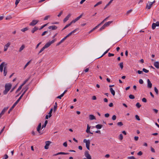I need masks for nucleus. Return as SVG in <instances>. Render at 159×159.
Masks as SVG:
<instances>
[{"instance_id":"1a4fd4ad","label":"nucleus","mask_w":159,"mask_h":159,"mask_svg":"<svg viewBox=\"0 0 159 159\" xmlns=\"http://www.w3.org/2000/svg\"><path fill=\"white\" fill-rule=\"evenodd\" d=\"M10 44L11 43L10 42H8L5 45L4 49V51L5 52L7 50L8 47L10 46Z\"/></svg>"},{"instance_id":"49530a36","label":"nucleus","mask_w":159,"mask_h":159,"mask_svg":"<svg viewBox=\"0 0 159 159\" xmlns=\"http://www.w3.org/2000/svg\"><path fill=\"white\" fill-rule=\"evenodd\" d=\"M143 71L145 73H147L149 72V70H147L145 68H143Z\"/></svg>"},{"instance_id":"6e6d98bb","label":"nucleus","mask_w":159,"mask_h":159,"mask_svg":"<svg viewBox=\"0 0 159 159\" xmlns=\"http://www.w3.org/2000/svg\"><path fill=\"white\" fill-rule=\"evenodd\" d=\"M105 21H104V20L102 21L100 23H99V24L98 25V27H99V26L102 25Z\"/></svg>"},{"instance_id":"f257e3e1","label":"nucleus","mask_w":159,"mask_h":159,"mask_svg":"<svg viewBox=\"0 0 159 159\" xmlns=\"http://www.w3.org/2000/svg\"><path fill=\"white\" fill-rule=\"evenodd\" d=\"M12 85L10 83L6 84L5 86V89L3 91V93L4 95H6L11 88Z\"/></svg>"},{"instance_id":"aec40b11","label":"nucleus","mask_w":159,"mask_h":159,"mask_svg":"<svg viewBox=\"0 0 159 159\" xmlns=\"http://www.w3.org/2000/svg\"><path fill=\"white\" fill-rule=\"evenodd\" d=\"M38 29V28L37 27H34L32 30L31 32L32 33H34L35 31H37Z\"/></svg>"},{"instance_id":"bb28decb","label":"nucleus","mask_w":159,"mask_h":159,"mask_svg":"<svg viewBox=\"0 0 159 159\" xmlns=\"http://www.w3.org/2000/svg\"><path fill=\"white\" fill-rule=\"evenodd\" d=\"M102 125H101L98 124L96 125V128L98 129H100L102 128Z\"/></svg>"},{"instance_id":"bf43d9fd","label":"nucleus","mask_w":159,"mask_h":159,"mask_svg":"<svg viewBox=\"0 0 159 159\" xmlns=\"http://www.w3.org/2000/svg\"><path fill=\"white\" fill-rule=\"evenodd\" d=\"M110 115L109 113H106L105 114V117L108 118L109 117Z\"/></svg>"},{"instance_id":"423d86ee","label":"nucleus","mask_w":159,"mask_h":159,"mask_svg":"<svg viewBox=\"0 0 159 159\" xmlns=\"http://www.w3.org/2000/svg\"><path fill=\"white\" fill-rule=\"evenodd\" d=\"M159 26V21H157L156 23H153L152 25V29L153 30L155 29L156 26Z\"/></svg>"},{"instance_id":"864d4df0","label":"nucleus","mask_w":159,"mask_h":159,"mask_svg":"<svg viewBox=\"0 0 159 159\" xmlns=\"http://www.w3.org/2000/svg\"><path fill=\"white\" fill-rule=\"evenodd\" d=\"M71 25L70 24V23H69V24H68L67 25H66L64 27V29H66V28H67V27H68L69 26H70Z\"/></svg>"},{"instance_id":"20e7f679","label":"nucleus","mask_w":159,"mask_h":159,"mask_svg":"<svg viewBox=\"0 0 159 159\" xmlns=\"http://www.w3.org/2000/svg\"><path fill=\"white\" fill-rule=\"evenodd\" d=\"M39 21V20H33L29 24L30 26H34L36 25Z\"/></svg>"},{"instance_id":"de8ad7c7","label":"nucleus","mask_w":159,"mask_h":159,"mask_svg":"<svg viewBox=\"0 0 159 159\" xmlns=\"http://www.w3.org/2000/svg\"><path fill=\"white\" fill-rule=\"evenodd\" d=\"M45 49V48H44L43 47L41 49V50H40V51H39V54H40V53H41L42 51H43L44 49Z\"/></svg>"},{"instance_id":"603ef678","label":"nucleus","mask_w":159,"mask_h":159,"mask_svg":"<svg viewBox=\"0 0 159 159\" xmlns=\"http://www.w3.org/2000/svg\"><path fill=\"white\" fill-rule=\"evenodd\" d=\"M139 82L140 84H142L143 83V81L142 79H140L139 80Z\"/></svg>"},{"instance_id":"4d7b16f0","label":"nucleus","mask_w":159,"mask_h":159,"mask_svg":"<svg viewBox=\"0 0 159 159\" xmlns=\"http://www.w3.org/2000/svg\"><path fill=\"white\" fill-rule=\"evenodd\" d=\"M142 101L144 102H146L147 101V100L146 99L144 98H142Z\"/></svg>"},{"instance_id":"37998d69","label":"nucleus","mask_w":159,"mask_h":159,"mask_svg":"<svg viewBox=\"0 0 159 159\" xmlns=\"http://www.w3.org/2000/svg\"><path fill=\"white\" fill-rule=\"evenodd\" d=\"M123 125V124L122 122H118L117 123V125L118 126H122V125Z\"/></svg>"},{"instance_id":"0e129e2a","label":"nucleus","mask_w":159,"mask_h":159,"mask_svg":"<svg viewBox=\"0 0 159 159\" xmlns=\"http://www.w3.org/2000/svg\"><path fill=\"white\" fill-rule=\"evenodd\" d=\"M137 73L139 74H140L143 73V71H140V70H139L137 71Z\"/></svg>"},{"instance_id":"c756f323","label":"nucleus","mask_w":159,"mask_h":159,"mask_svg":"<svg viewBox=\"0 0 159 159\" xmlns=\"http://www.w3.org/2000/svg\"><path fill=\"white\" fill-rule=\"evenodd\" d=\"M25 47V45H22L20 48L19 50V52H20L21 51L23 50V49Z\"/></svg>"},{"instance_id":"a878e982","label":"nucleus","mask_w":159,"mask_h":159,"mask_svg":"<svg viewBox=\"0 0 159 159\" xmlns=\"http://www.w3.org/2000/svg\"><path fill=\"white\" fill-rule=\"evenodd\" d=\"M90 126H89L88 125L87 129L86 130V132L87 133H89V132H90Z\"/></svg>"},{"instance_id":"ea45409f","label":"nucleus","mask_w":159,"mask_h":159,"mask_svg":"<svg viewBox=\"0 0 159 159\" xmlns=\"http://www.w3.org/2000/svg\"><path fill=\"white\" fill-rule=\"evenodd\" d=\"M22 88V86L21 85L20 86L18 89L16 91V93H17L18 91H20L21 89Z\"/></svg>"},{"instance_id":"a211bd4d","label":"nucleus","mask_w":159,"mask_h":159,"mask_svg":"<svg viewBox=\"0 0 159 159\" xmlns=\"http://www.w3.org/2000/svg\"><path fill=\"white\" fill-rule=\"evenodd\" d=\"M7 73V70L6 66L4 67V70H3V74L4 76L6 75Z\"/></svg>"},{"instance_id":"79ce46f5","label":"nucleus","mask_w":159,"mask_h":159,"mask_svg":"<svg viewBox=\"0 0 159 159\" xmlns=\"http://www.w3.org/2000/svg\"><path fill=\"white\" fill-rule=\"evenodd\" d=\"M119 65L120 68H121V69H122L123 67V62L120 63V64H119Z\"/></svg>"},{"instance_id":"69168bd1","label":"nucleus","mask_w":159,"mask_h":159,"mask_svg":"<svg viewBox=\"0 0 159 159\" xmlns=\"http://www.w3.org/2000/svg\"><path fill=\"white\" fill-rule=\"evenodd\" d=\"M63 145L65 147H66L67 146V142H64L63 144Z\"/></svg>"},{"instance_id":"680f3d73","label":"nucleus","mask_w":159,"mask_h":159,"mask_svg":"<svg viewBox=\"0 0 159 159\" xmlns=\"http://www.w3.org/2000/svg\"><path fill=\"white\" fill-rule=\"evenodd\" d=\"M114 56V54L113 53H109L108 54V56L109 57L111 56Z\"/></svg>"},{"instance_id":"58836bf2","label":"nucleus","mask_w":159,"mask_h":159,"mask_svg":"<svg viewBox=\"0 0 159 159\" xmlns=\"http://www.w3.org/2000/svg\"><path fill=\"white\" fill-rule=\"evenodd\" d=\"M29 78H28L25 80L23 82V83L21 85L22 87L26 84V83L29 80Z\"/></svg>"},{"instance_id":"4be33fe9","label":"nucleus","mask_w":159,"mask_h":159,"mask_svg":"<svg viewBox=\"0 0 159 159\" xmlns=\"http://www.w3.org/2000/svg\"><path fill=\"white\" fill-rule=\"evenodd\" d=\"M110 91L112 94L113 96H114L115 95V91L112 88H110Z\"/></svg>"},{"instance_id":"5701e85b","label":"nucleus","mask_w":159,"mask_h":159,"mask_svg":"<svg viewBox=\"0 0 159 159\" xmlns=\"http://www.w3.org/2000/svg\"><path fill=\"white\" fill-rule=\"evenodd\" d=\"M112 22V21H109L105 23V25L106 26V27L108 26H109L111 24Z\"/></svg>"},{"instance_id":"412c9836","label":"nucleus","mask_w":159,"mask_h":159,"mask_svg":"<svg viewBox=\"0 0 159 159\" xmlns=\"http://www.w3.org/2000/svg\"><path fill=\"white\" fill-rule=\"evenodd\" d=\"M66 39H65V38L64 37V38L62 39H61L59 43H58L57 44V46H58L59 45H60L61 43H62V42H63V41L65 40Z\"/></svg>"},{"instance_id":"0eeeda50","label":"nucleus","mask_w":159,"mask_h":159,"mask_svg":"<svg viewBox=\"0 0 159 159\" xmlns=\"http://www.w3.org/2000/svg\"><path fill=\"white\" fill-rule=\"evenodd\" d=\"M51 143V142L50 141H46L45 142L46 145L44 146V148L45 149H48V146Z\"/></svg>"},{"instance_id":"e2e57ef3","label":"nucleus","mask_w":159,"mask_h":159,"mask_svg":"<svg viewBox=\"0 0 159 159\" xmlns=\"http://www.w3.org/2000/svg\"><path fill=\"white\" fill-rule=\"evenodd\" d=\"M49 17V16H46L44 19V20H47L48 18V17Z\"/></svg>"},{"instance_id":"052dcab7","label":"nucleus","mask_w":159,"mask_h":159,"mask_svg":"<svg viewBox=\"0 0 159 159\" xmlns=\"http://www.w3.org/2000/svg\"><path fill=\"white\" fill-rule=\"evenodd\" d=\"M132 11V9H130V10H128L126 12V14L128 15L129 13L131 12Z\"/></svg>"},{"instance_id":"a19ab883","label":"nucleus","mask_w":159,"mask_h":159,"mask_svg":"<svg viewBox=\"0 0 159 159\" xmlns=\"http://www.w3.org/2000/svg\"><path fill=\"white\" fill-rule=\"evenodd\" d=\"M119 139L120 140H121L123 139V136L122 134H120L119 136Z\"/></svg>"},{"instance_id":"cd10ccee","label":"nucleus","mask_w":159,"mask_h":159,"mask_svg":"<svg viewBox=\"0 0 159 159\" xmlns=\"http://www.w3.org/2000/svg\"><path fill=\"white\" fill-rule=\"evenodd\" d=\"M57 104L56 102L55 103V105L54 106V108H53V111L54 112H55L57 110Z\"/></svg>"},{"instance_id":"13d9d810","label":"nucleus","mask_w":159,"mask_h":159,"mask_svg":"<svg viewBox=\"0 0 159 159\" xmlns=\"http://www.w3.org/2000/svg\"><path fill=\"white\" fill-rule=\"evenodd\" d=\"M20 1V0H16V2H15V5H16V6L19 3Z\"/></svg>"},{"instance_id":"c03bdc74","label":"nucleus","mask_w":159,"mask_h":159,"mask_svg":"<svg viewBox=\"0 0 159 159\" xmlns=\"http://www.w3.org/2000/svg\"><path fill=\"white\" fill-rule=\"evenodd\" d=\"M136 106L138 108H139L141 106V105L139 102H137L136 104Z\"/></svg>"},{"instance_id":"c9c22d12","label":"nucleus","mask_w":159,"mask_h":159,"mask_svg":"<svg viewBox=\"0 0 159 159\" xmlns=\"http://www.w3.org/2000/svg\"><path fill=\"white\" fill-rule=\"evenodd\" d=\"M129 98L131 99H134L135 98L134 96L132 94H130L129 95Z\"/></svg>"},{"instance_id":"8fccbe9b","label":"nucleus","mask_w":159,"mask_h":159,"mask_svg":"<svg viewBox=\"0 0 159 159\" xmlns=\"http://www.w3.org/2000/svg\"><path fill=\"white\" fill-rule=\"evenodd\" d=\"M135 118L136 120H140L139 116L138 115H136L135 116Z\"/></svg>"},{"instance_id":"b1692460","label":"nucleus","mask_w":159,"mask_h":159,"mask_svg":"<svg viewBox=\"0 0 159 159\" xmlns=\"http://www.w3.org/2000/svg\"><path fill=\"white\" fill-rule=\"evenodd\" d=\"M29 89V87L28 86H26L25 88V90L24 91V92L22 93V94H21V95L22 96H23V95H24V94L25 93L26 91L28 89Z\"/></svg>"},{"instance_id":"393cba45","label":"nucleus","mask_w":159,"mask_h":159,"mask_svg":"<svg viewBox=\"0 0 159 159\" xmlns=\"http://www.w3.org/2000/svg\"><path fill=\"white\" fill-rule=\"evenodd\" d=\"M113 0H111L106 5V6L104 7V9H105L108 6H109L110 4L112 2Z\"/></svg>"},{"instance_id":"c85d7f7f","label":"nucleus","mask_w":159,"mask_h":159,"mask_svg":"<svg viewBox=\"0 0 159 159\" xmlns=\"http://www.w3.org/2000/svg\"><path fill=\"white\" fill-rule=\"evenodd\" d=\"M52 111H53L52 108H51L50 109L49 112L48 113V114L49 115V118L50 117L52 116Z\"/></svg>"},{"instance_id":"ddd939ff","label":"nucleus","mask_w":159,"mask_h":159,"mask_svg":"<svg viewBox=\"0 0 159 159\" xmlns=\"http://www.w3.org/2000/svg\"><path fill=\"white\" fill-rule=\"evenodd\" d=\"M41 123H39V125L37 128V131L41 134H42V133H41V132L40 131V129H41Z\"/></svg>"},{"instance_id":"f03ea898","label":"nucleus","mask_w":159,"mask_h":159,"mask_svg":"<svg viewBox=\"0 0 159 159\" xmlns=\"http://www.w3.org/2000/svg\"><path fill=\"white\" fill-rule=\"evenodd\" d=\"M23 97L21 95L20 96L19 98L17 99V100L14 103V104L10 108L9 110L8 111V113L9 114L10 112L12 110L13 108L15 107L16 106L17 104L19 102V101Z\"/></svg>"},{"instance_id":"3c124183","label":"nucleus","mask_w":159,"mask_h":159,"mask_svg":"<svg viewBox=\"0 0 159 159\" xmlns=\"http://www.w3.org/2000/svg\"><path fill=\"white\" fill-rule=\"evenodd\" d=\"M127 158L128 159H136L134 156L129 157Z\"/></svg>"},{"instance_id":"72a5a7b5","label":"nucleus","mask_w":159,"mask_h":159,"mask_svg":"<svg viewBox=\"0 0 159 159\" xmlns=\"http://www.w3.org/2000/svg\"><path fill=\"white\" fill-rule=\"evenodd\" d=\"M110 49H109L107 50L100 57H98V58H99L102 57H103L104 55L105 54H106L108 52V51H109Z\"/></svg>"},{"instance_id":"9b49d317","label":"nucleus","mask_w":159,"mask_h":159,"mask_svg":"<svg viewBox=\"0 0 159 159\" xmlns=\"http://www.w3.org/2000/svg\"><path fill=\"white\" fill-rule=\"evenodd\" d=\"M71 15L70 14H69L67 15V16L63 20V21L64 23H65L68 20L69 18L71 16Z\"/></svg>"},{"instance_id":"f704fd0d","label":"nucleus","mask_w":159,"mask_h":159,"mask_svg":"<svg viewBox=\"0 0 159 159\" xmlns=\"http://www.w3.org/2000/svg\"><path fill=\"white\" fill-rule=\"evenodd\" d=\"M102 3V1H100V2H97L96 4H95L94 6V7H95L97 6H98L101 4Z\"/></svg>"},{"instance_id":"dca6fc26","label":"nucleus","mask_w":159,"mask_h":159,"mask_svg":"<svg viewBox=\"0 0 159 159\" xmlns=\"http://www.w3.org/2000/svg\"><path fill=\"white\" fill-rule=\"evenodd\" d=\"M154 66L157 69L159 68V62L158 61H156L154 63Z\"/></svg>"},{"instance_id":"a18cd8bd","label":"nucleus","mask_w":159,"mask_h":159,"mask_svg":"<svg viewBox=\"0 0 159 159\" xmlns=\"http://www.w3.org/2000/svg\"><path fill=\"white\" fill-rule=\"evenodd\" d=\"M30 62V61H28L26 64L25 65V66L24 67V69H25L26 67L29 64Z\"/></svg>"},{"instance_id":"774afa93","label":"nucleus","mask_w":159,"mask_h":159,"mask_svg":"<svg viewBox=\"0 0 159 159\" xmlns=\"http://www.w3.org/2000/svg\"><path fill=\"white\" fill-rule=\"evenodd\" d=\"M151 151L152 152H155V150H154V149L153 148H152V147H151Z\"/></svg>"},{"instance_id":"9d476101","label":"nucleus","mask_w":159,"mask_h":159,"mask_svg":"<svg viewBox=\"0 0 159 159\" xmlns=\"http://www.w3.org/2000/svg\"><path fill=\"white\" fill-rule=\"evenodd\" d=\"M147 86L149 89H151L152 87V84L149 79L147 80Z\"/></svg>"},{"instance_id":"473e14b6","label":"nucleus","mask_w":159,"mask_h":159,"mask_svg":"<svg viewBox=\"0 0 159 159\" xmlns=\"http://www.w3.org/2000/svg\"><path fill=\"white\" fill-rule=\"evenodd\" d=\"M28 30V27H26L22 29L21 30V31L23 32H25V31L27 30Z\"/></svg>"},{"instance_id":"09e8293b","label":"nucleus","mask_w":159,"mask_h":159,"mask_svg":"<svg viewBox=\"0 0 159 159\" xmlns=\"http://www.w3.org/2000/svg\"><path fill=\"white\" fill-rule=\"evenodd\" d=\"M116 116L115 115H114L112 117V119L113 120H116Z\"/></svg>"},{"instance_id":"2f4dec72","label":"nucleus","mask_w":159,"mask_h":159,"mask_svg":"<svg viewBox=\"0 0 159 159\" xmlns=\"http://www.w3.org/2000/svg\"><path fill=\"white\" fill-rule=\"evenodd\" d=\"M48 120H45L44 124L42 126V129H43V128H44V127L45 128L46 127L47 124L48 123Z\"/></svg>"},{"instance_id":"6e6552de","label":"nucleus","mask_w":159,"mask_h":159,"mask_svg":"<svg viewBox=\"0 0 159 159\" xmlns=\"http://www.w3.org/2000/svg\"><path fill=\"white\" fill-rule=\"evenodd\" d=\"M8 107H4L0 113V115L1 116H2V115L4 114L5 111L8 109Z\"/></svg>"},{"instance_id":"338daca9","label":"nucleus","mask_w":159,"mask_h":159,"mask_svg":"<svg viewBox=\"0 0 159 159\" xmlns=\"http://www.w3.org/2000/svg\"><path fill=\"white\" fill-rule=\"evenodd\" d=\"M139 139V137L138 136H135L134 137V139L135 141H137Z\"/></svg>"},{"instance_id":"7ed1b4c3","label":"nucleus","mask_w":159,"mask_h":159,"mask_svg":"<svg viewBox=\"0 0 159 159\" xmlns=\"http://www.w3.org/2000/svg\"><path fill=\"white\" fill-rule=\"evenodd\" d=\"M55 40H56L55 39H53L51 41L47 43L43 47L45 49L48 48V47H49L53 43L55 42Z\"/></svg>"},{"instance_id":"2eb2a0df","label":"nucleus","mask_w":159,"mask_h":159,"mask_svg":"<svg viewBox=\"0 0 159 159\" xmlns=\"http://www.w3.org/2000/svg\"><path fill=\"white\" fill-rule=\"evenodd\" d=\"M57 27L56 25H52L48 27L49 29H52V30H56L57 29Z\"/></svg>"},{"instance_id":"5fc2aeb1","label":"nucleus","mask_w":159,"mask_h":159,"mask_svg":"<svg viewBox=\"0 0 159 159\" xmlns=\"http://www.w3.org/2000/svg\"><path fill=\"white\" fill-rule=\"evenodd\" d=\"M143 154V152H142L140 151L137 153V155L139 156H141Z\"/></svg>"},{"instance_id":"e433bc0d","label":"nucleus","mask_w":159,"mask_h":159,"mask_svg":"<svg viewBox=\"0 0 159 159\" xmlns=\"http://www.w3.org/2000/svg\"><path fill=\"white\" fill-rule=\"evenodd\" d=\"M106 27L105 25V24H104L99 29V31H101L102 30L104 29L105 27Z\"/></svg>"},{"instance_id":"4c0bfd02","label":"nucleus","mask_w":159,"mask_h":159,"mask_svg":"<svg viewBox=\"0 0 159 159\" xmlns=\"http://www.w3.org/2000/svg\"><path fill=\"white\" fill-rule=\"evenodd\" d=\"M154 91L157 95H158V91L157 88L156 87H155L154 88Z\"/></svg>"},{"instance_id":"f8f14e48","label":"nucleus","mask_w":159,"mask_h":159,"mask_svg":"<svg viewBox=\"0 0 159 159\" xmlns=\"http://www.w3.org/2000/svg\"><path fill=\"white\" fill-rule=\"evenodd\" d=\"M83 142L86 143V146H90V140H87L86 139H84Z\"/></svg>"},{"instance_id":"7c9ffc66","label":"nucleus","mask_w":159,"mask_h":159,"mask_svg":"<svg viewBox=\"0 0 159 159\" xmlns=\"http://www.w3.org/2000/svg\"><path fill=\"white\" fill-rule=\"evenodd\" d=\"M69 153H67V152H59L57 153V154L60 155V154H63V155H67L69 154Z\"/></svg>"},{"instance_id":"4468645a","label":"nucleus","mask_w":159,"mask_h":159,"mask_svg":"<svg viewBox=\"0 0 159 159\" xmlns=\"http://www.w3.org/2000/svg\"><path fill=\"white\" fill-rule=\"evenodd\" d=\"M5 63L2 62L0 65V71L2 72L3 71V67H4Z\"/></svg>"},{"instance_id":"39448f33","label":"nucleus","mask_w":159,"mask_h":159,"mask_svg":"<svg viewBox=\"0 0 159 159\" xmlns=\"http://www.w3.org/2000/svg\"><path fill=\"white\" fill-rule=\"evenodd\" d=\"M84 155L87 159H91V157L90 155L89 154V152L88 151H86L84 152Z\"/></svg>"},{"instance_id":"f3484780","label":"nucleus","mask_w":159,"mask_h":159,"mask_svg":"<svg viewBox=\"0 0 159 159\" xmlns=\"http://www.w3.org/2000/svg\"><path fill=\"white\" fill-rule=\"evenodd\" d=\"M148 3L147 4L146 8L148 9H150L152 6V5L151 3H148Z\"/></svg>"},{"instance_id":"6ab92c4d","label":"nucleus","mask_w":159,"mask_h":159,"mask_svg":"<svg viewBox=\"0 0 159 159\" xmlns=\"http://www.w3.org/2000/svg\"><path fill=\"white\" fill-rule=\"evenodd\" d=\"M89 119L91 120L96 119L95 116L93 115H89Z\"/></svg>"}]
</instances>
